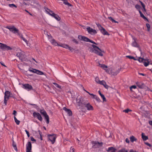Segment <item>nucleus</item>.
<instances>
[{"mask_svg":"<svg viewBox=\"0 0 152 152\" xmlns=\"http://www.w3.org/2000/svg\"><path fill=\"white\" fill-rule=\"evenodd\" d=\"M97 26L98 27L99 30L104 35H109L108 32L105 30V29L99 23L96 24Z\"/></svg>","mask_w":152,"mask_h":152,"instance_id":"7ed1b4c3","label":"nucleus"},{"mask_svg":"<svg viewBox=\"0 0 152 152\" xmlns=\"http://www.w3.org/2000/svg\"><path fill=\"white\" fill-rule=\"evenodd\" d=\"M146 61H148V62L149 64H152V62L150 59H147L146 60H145Z\"/></svg>","mask_w":152,"mask_h":152,"instance_id":"8fccbe9b","label":"nucleus"},{"mask_svg":"<svg viewBox=\"0 0 152 152\" xmlns=\"http://www.w3.org/2000/svg\"><path fill=\"white\" fill-rule=\"evenodd\" d=\"M135 7L138 10H140V9L141 8V7L139 5L137 4H136L135 6Z\"/></svg>","mask_w":152,"mask_h":152,"instance_id":"c03bdc74","label":"nucleus"},{"mask_svg":"<svg viewBox=\"0 0 152 152\" xmlns=\"http://www.w3.org/2000/svg\"><path fill=\"white\" fill-rule=\"evenodd\" d=\"M86 30L88 32L92 35H94L97 33L95 29H94L90 27H87L86 28Z\"/></svg>","mask_w":152,"mask_h":152,"instance_id":"6e6552de","label":"nucleus"},{"mask_svg":"<svg viewBox=\"0 0 152 152\" xmlns=\"http://www.w3.org/2000/svg\"><path fill=\"white\" fill-rule=\"evenodd\" d=\"M39 112L44 117L45 119L46 120V123L47 124H49V117L46 111L44 109H43L40 110Z\"/></svg>","mask_w":152,"mask_h":152,"instance_id":"f03ea898","label":"nucleus"},{"mask_svg":"<svg viewBox=\"0 0 152 152\" xmlns=\"http://www.w3.org/2000/svg\"><path fill=\"white\" fill-rule=\"evenodd\" d=\"M6 28L9 29L10 31L14 34L17 33L18 34H19L18 30L14 26H7Z\"/></svg>","mask_w":152,"mask_h":152,"instance_id":"39448f33","label":"nucleus"},{"mask_svg":"<svg viewBox=\"0 0 152 152\" xmlns=\"http://www.w3.org/2000/svg\"><path fill=\"white\" fill-rule=\"evenodd\" d=\"M21 37L23 40L27 44L28 42L27 40L23 37Z\"/></svg>","mask_w":152,"mask_h":152,"instance_id":"3c124183","label":"nucleus"},{"mask_svg":"<svg viewBox=\"0 0 152 152\" xmlns=\"http://www.w3.org/2000/svg\"><path fill=\"white\" fill-rule=\"evenodd\" d=\"M50 42L53 45L55 46H58L59 44H58L54 39H52L50 40Z\"/></svg>","mask_w":152,"mask_h":152,"instance_id":"aec40b11","label":"nucleus"},{"mask_svg":"<svg viewBox=\"0 0 152 152\" xmlns=\"http://www.w3.org/2000/svg\"><path fill=\"white\" fill-rule=\"evenodd\" d=\"M78 39L81 41H83L85 42H88L89 39L84 36L81 35H79L78 36Z\"/></svg>","mask_w":152,"mask_h":152,"instance_id":"f8f14e48","label":"nucleus"},{"mask_svg":"<svg viewBox=\"0 0 152 152\" xmlns=\"http://www.w3.org/2000/svg\"><path fill=\"white\" fill-rule=\"evenodd\" d=\"M28 104L30 105L34 106V107L36 109H37L38 108V107L36 104L31 103H29Z\"/></svg>","mask_w":152,"mask_h":152,"instance_id":"49530a36","label":"nucleus"},{"mask_svg":"<svg viewBox=\"0 0 152 152\" xmlns=\"http://www.w3.org/2000/svg\"><path fill=\"white\" fill-rule=\"evenodd\" d=\"M88 42H91L92 43H93V44H95V45H97V44L95 42H94V41H93L92 40H90V39H89V41Z\"/></svg>","mask_w":152,"mask_h":152,"instance_id":"5fc2aeb1","label":"nucleus"},{"mask_svg":"<svg viewBox=\"0 0 152 152\" xmlns=\"http://www.w3.org/2000/svg\"><path fill=\"white\" fill-rule=\"evenodd\" d=\"M48 140L51 142L52 144H53L56 141V135L54 134H49L48 135Z\"/></svg>","mask_w":152,"mask_h":152,"instance_id":"20e7f679","label":"nucleus"},{"mask_svg":"<svg viewBox=\"0 0 152 152\" xmlns=\"http://www.w3.org/2000/svg\"><path fill=\"white\" fill-rule=\"evenodd\" d=\"M137 86L140 88H143L145 87V85L141 82H137L136 83Z\"/></svg>","mask_w":152,"mask_h":152,"instance_id":"4468645a","label":"nucleus"},{"mask_svg":"<svg viewBox=\"0 0 152 152\" xmlns=\"http://www.w3.org/2000/svg\"><path fill=\"white\" fill-rule=\"evenodd\" d=\"M58 46H61L66 49H67L69 48V46L68 45L64 44H59L58 45Z\"/></svg>","mask_w":152,"mask_h":152,"instance_id":"c85d7f7f","label":"nucleus"},{"mask_svg":"<svg viewBox=\"0 0 152 152\" xmlns=\"http://www.w3.org/2000/svg\"><path fill=\"white\" fill-rule=\"evenodd\" d=\"M145 145L149 146V147H151L152 146L150 144L148 143V142H145Z\"/></svg>","mask_w":152,"mask_h":152,"instance_id":"13d9d810","label":"nucleus"},{"mask_svg":"<svg viewBox=\"0 0 152 152\" xmlns=\"http://www.w3.org/2000/svg\"><path fill=\"white\" fill-rule=\"evenodd\" d=\"M32 145L30 142H28L26 145V150H31Z\"/></svg>","mask_w":152,"mask_h":152,"instance_id":"dca6fc26","label":"nucleus"},{"mask_svg":"<svg viewBox=\"0 0 152 152\" xmlns=\"http://www.w3.org/2000/svg\"><path fill=\"white\" fill-rule=\"evenodd\" d=\"M118 152H128L127 150H126L125 148H123L119 150Z\"/></svg>","mask_w":152,"mask_h":152,"instance_id":"e433bc0d","label":"nucleus"},{"mask_svg":"<svg viewBox=\"0 0 152 152\" xmlns=\"http://www.w3.org/2000/svg\"><path fill=\"white\" fill-rule=\"evenodd\" d=\"M92 143L93 145V147L95 148H101L103 144L102 142H100L97 141H93Z\"/></svg>","mask_w":152,"mask_h":152,"instance_id":"423d86ee","label":"nucleus"},{"mask_svg":"<svg viewBox=\"0 0 152 152\" xmlns=\"http://www.w3.org/2000/svg\"><path fill=\"white\" fill-rule=\"evenodd\" d=\"M136 88V86L135 85H133L130 87V90L131 91H132V88L135 89Z\"/></svg>","mask_w":152,"mask_h":152,"instance_id":"09e8293b","label":"nucleus"},{"mask_svg":"<svg viewBox=\"0 0 152 152\" xmlns=\"http://www.w3.org/2000/svg\"><path fill=\"white\" fill-rule=\"evenodd\" d=\"M140 3L142 6L143 8H145V6L144 4L141 1H140Z\"/></svg>","mask_w":152,"mask_h":152,"instance_id":"4d7b16f0","label":"nucleus"},{"mask_svg":"<svg viewBox=\"0 0 152 152\" xmlns=\"http://www.w3.org/2000/svg\"><path fill=\"white\" fill-rule=\"evenodd\" d=\"M36 73L41 75H43L44 74V73L42 72H41L38 70H37V72Z\"/></svg>","mask_w":152,"mask_h":152,"instance_id":"4c0bfd02","label":"nucleus"},{"mask_svg":"<svg viewBox=\"0 0 152 152\" xmlns=\"http://www.w3.org/2000/svg\"><path fill=\"white\" fill-rule=\"evenodd\" d=\"M98 92L102 98L103 99V101H106V99L104 95L101 93L100 91H99Z\"/></svg>","mask_w":152,"mask_h":152,"instance_id":"a878e982","label":"nucleus"},{"mask_svg":"<svg viewBox=\"0 0 152 152\" xmlns=\"http://www.w3.org/2000/svg\"><path fill=\"white\" fill-rule=\"evenodd\" d=\"M93 99H95L98 102H101V100L100 98L96 95L94 96V97H92Z\"/></svg>","mask_w":152,"mask_h":152,"instance_id":"c756f323","label":"nucleus"},{"mask_svg":"<svg viewBox=\"0 0 152 152\" xmlns=\"http://www.w3.org/2000/svg\"><path fill=\"white\" fill-rule=\"evenodd\" d=\"M85 107L86 108L87 110H93L94 108L93 106L91 105L89 103L87 104H84Z\"/></svg>","mask_w":152,"mask_h":152,"instance_id":"ddd939ff","label":"nucleus"},{"mask_svg":"<svg viewBox=\"0 0 152 152\" xmlns=\"http://www.w3.org/2000/svg\"><path fill=\"white\" fill-rule=\"evenodd\" d=\"M33 115L34 117L37 118L40 121H42V118L40 114L39 113L34 112L33 113Z\"/></svg>","mask_w":152,"mask_h":152,"instance_id":"9b49d317","label":"nucleus"},{"mask_svg":"<svg viewBox=\"0 0 152 152\" xmlns=\"http://www.w3.org/2000/svg\"><path fill=\"white\" fill-rule=\"evenodd\" d=\"M37 69L33 68H30L28 69V71L34 73H36L37 72Z\"/></svg>","mask_w":152,"mask_h":152,"instance_id":"5701e85b","label":"nucleus"},{"mask_svg":"<svg viewBox=\"0 0 152 152\" xmlns=\"http://www.w3.org/2000/svg\"><path fill=\"white\" fill-rule=\"evenodd\" d=\"M53 17L58 21H59L61 19L60 18L59 16L58 15L56 14H55V15Z\"/></svg>","mask_w":152,"mask_h":152,"instance_id":"7c9ffc66","label":"nucleus"},{"mask_svg":"<svg viewBox=\"0 0 152 152\" xmlns=\"http://www.w3.org/2000/svg\"><path fill=\"white\" fill-rule=\"evenodd\" d=\"M61 1H63V3L65 5H67L68 6H71L72 5L69 3L68 2L67 0H61Z\"/></svg>","mask_w":152,"mask_h":152,"instance_id":"cd10ccee","label":"nucleus"},{"mask_svg":"<svg viewBox=\"0 0 152 152\" xmlns=\"http://www.w3.org/2000/svg\"><path fill=\"white\" fill-rule=\"evenodd\" d=\"M8 6L10 7L11 8H13L14 7L15 8H16L17 7V6L13 4H9L8 5Z\"/></svg>","mask_w":152,"mask_h":152,"instance_id":"c9c22d12","label":"nucleus"},{"mask_svg":"<svg viewBox=\"0 0 152 152\" xmlns=\"http://www.w3.org/2000/svg\"><path fill=\"white\" fill-rule=\"evenodd\" d=\"M132 110H130L129 109H127L126 110H123V112H125L126 113H128L129 112H131Z\"/></svg>","mask_w":152,"mask_h":152,"instance_id":"a19ab883","label":"nucleus"},{"mask_svg":"<svg viewBox=\"0 0 152 152\" xmlns=\"http://www.w3.org/2000/svg\"><path fill=\"white\" fill-rule=\"evenodd\" d=\"M142 138L144 141H145L148 139V136H146L144 135V133H142L141 134Z\"/></svg>","mask_w":152,"mask_h":152,"instance_id":"b1692460","label":"nucleus"},{"mask_svg":"<svg viewBox=\"0 0 152 152\" xmlns=\"http://www.w3.org/2000/svg\"><path fill=\"white\" fill-rule=\"evenodd\" d=\"M0 49L3 50H9L12 49V48L10 47L1 43H0Z\"/></svg>","mask_w":152,"mask_h":152,"instance_id":"0eeeda50","label":"nucleus"},{"mask_svg":"<svg viewBox=\"0 0 152 152\" xmlns=\"http://www.w3.org/2000/svg\"><path fill=\"white\" fill-rule=\"evenodd\" d=\"M22 87L28 91H30L33 89L32 86L28 84H23L22 86Z\"/></svg>","mask_w":152,"mask_h":152,"instance_id":"1a4fd4ad","label":"nucleus"},{"mask_svg":"<svg viewBox=\"0 0 152 152\" xmlns=\"http://www.w3.org/2000/svg\"><path fill=\"white\" fill-rule=\"evenodd\" d=\"M63 109L67 113L69 116H70L72 115V112L70 110L67 109L65 107L63 108Z\"/></svg>","mask_w":152,"mask_h":152,"instance_id":"2eb2a0df","label":"nucleus"},{"mask_svg":"<svg viewBox=\"0 0 152 152\" xmlns=\"http://www.w3.org/2000/svg\"><path fill=\"white\" fill-rule=\"evenodd\" d=\"M108 18L110 20H111L112 22L115 23H117V22L115 21V20H114L113 19L112 17H108Z\"/></svg>","mask_w":152,"mask_h":152,"instance_id":"f704fd0d","label":"nucleus"},{"mask_svg":"<svg viewBox=\"0 0 152 152\" xmlns=\"http://www.w3.org/2000/svg\"><path fill=\"white\" fill-rule=\"evenodd\" d=\"M146 61H144L143 62V64L145 66V67H147L148 66V61H146Z\"/></svg>","mask_w":152,"mask_h":152,"instance_id":"a18cd8bd","label":"nucleus"},{"mask_svg":"<svg viewBox=\"0 0 152 152\" xmlns=\"http://www.w3.org/2000/svg\"><path fill=\"white\" fill-rule=\"evenodd\" d=\"M130 140L131 142H133L134 141H136L137 139L133 136H132L130 137Z\"/></svg>","mask_w":152,"mask_h":152,"instance_id":"393cba45","label":"nucleus"},{"mask_svg":"<svg viewBox=\"0 0 152 152\" xmlns=\"http://www.w3.org/2000/svg\"><path fill=\"white\" fill-rule=\"evenodd\" d=\"M7 99V98H4V104L5 105H7V99Z\"/></svg>","mask_w":152,"mask_h":152,"instance_id":"603ef678","label":"nucleus"},{"mask_svg":"<svg viewBox=\"0 0 152 152\" xmlns=\"http://www.w3.org/2000/svg\"><path fill=\"white\" fill-rule=\"evenodd\" d=\"M95 81L97 83L99 84L100 82V80H99L98 77H96L95 78Z\"/></svg>","mask_w":152,"mask_h":152,"instance_id":"ea45409f","label":"nucleus"},{"mask_svg":"<svg viewBox=\"0 0 152 152\" xmlns=\"http://www.w3.org/2000/svg\"><path fill=\"white\" fill-rule=\"evenodd\" d=\"M99 50H97L95 51H94V52L97 55H98L99 56H103V54L102 53V52H104L103 51H102V52H101V51H99Z\"/></svg>","mask_w":152,"mask_h":152,"instance_id":"412c9836","label":"nucleus"},{"mask_svg":"<svg viewBox=\"0 0 152 152\" xmlns=\"http://www.w3.org/2000/svg\"><path fill=\"white\" fill-rule=\"evenodd\" d=\"M127 57L129 58L130 59H132V58H134V57L131 56H126Z\"/></svg>","mask_w":152,"mask_h":152,"instance_id":"e2e57ef3","label":"nucleus"},{"mask_svg":"<svg viewBox=\"0 0 152 152\" xmlns=\"http://www.w3.org/2000/svg\"><path fill=\"white\" fill-rule=\"evenodd\" d=\"M45 10L46 13L49 15H50V14H51V12H53L52 11L46 7L45 8Z\"/></svg>","mask_w":152,"mask_h":152,"instance_id":"bb28decb","label":"nucleus"},{"mask_svg":"<svg viewBox=\"0 0 152 152\" xmlns=\"http://www.w3.org/2000/svg\"><path fill=\"white\" fill-rule=\"evenodd\" d=\"M31 140L32 141H36V140L33 137H30Z\"/></svg>","mask_w":152,"mask_h":152,"instance_id":"052dcab7","label":"nucleus"},{"mask_svg":"<svg viewBox=\"0 0 152 152\" xmlns=\"http://www.w3.org/2000/svg\"><path fill=\"white\" fill-rule=\"evenodd\" d=\"M120 70L121 69H119L116 71H112L111 72V74L112 75L114 76L116 75L119 72Z\"/></svg>","mask_w":152,"mask_h":152,"instance_id":"6ab92c4d","label":"nucleus"},{"mask_svg":"<svg viewBox=\"0 0 152 152\" xmlns=\"http://www.w3.org/2000/svg\"><path fill=\"white\" fill-rule=\"evenodd\" d=\"M125 141L126 143H129L130 142L128 138H126V139L125 140Z\"/></svg>","mask_w":152,"mask_h":152,"instance_id":"0e129e2a","label":"nucleus"},{"mask_svg":"<svg viewBox=\"0 0 152 152\" xmlns=\"http://www.w3.org/2000/svg\"><path fill=\"white\" fill-rule=\"evenodd\" d=\"M53 84L55 85V86L57 88H61V87L57 83H53Z\"/></svg>","mask_w":152,"mask_h":152,"instance_id":"79ce46f5","label":"nucleus"},{"mask_svg":"<svg viewBox=\"0 0 152 152\" xmlns=\"http://www.w3.org/2000/svg\"><path fill=\"white\" fill-rule=\"evenodd\" d=\"M99 65L101 67L103 68L104 69H105V68H107V66L103 64H101L100 63H99Z\"/></svg>","mask_w":152,"mask_h":152,"instance_id":"72a5a7b5","label":"nucleus"},{"mask_svg":"<svg viewBox=\"0 0 152 152\" xmlns=\"http://www.w3.org/2000/svg\"><path fill=\"white\" fill-rule=\"evenodd\" d=\"M83 100L80 96H77L76 99V104L78 106L82 107L83 105Z\"/></svg>","mask_w":152,"mask_h":152,"instance_id":"f257e3e1","label":"nucleus"},{"mask_svg":"<svg viewBox=\"0 0 152 152\" xmlns=\"http://www.w3.org/2000/svg\"><path fill=\"white\" fill-rule=\"evenodd\" d=\"M10 93L8 91H6L4 93V98H7L8 99L10 96Z\"/></svg>","mask_w":152,"mask_h":152,"instance_id":"f3484780","label":"nucleus"},{"mask_svg":"<svg viewBox=\"0 0 152 152\" xmlns=\"http://www.w3.org/2000/svg\"><path fill=\"white\" fill-rule=\"evenodd\" d=\"M13 114L15 115H16L17 114V112L15 110H14L13 112Z\"/></svg>","mask_w":152,"mask_h":152,"instance_id":"338daca9","label":"nucleus"},{"mask_svg":"<svg viewBox=\"0 0 152 152\" xmlns=\"http://www.w3.org/2000/svg\"><path fill=\"white\" fill-rule=\"evenodd\" d=\"M25 132H26V133L27 134L28 137H29L30 136V134L29 132L27 130H25Z\"/></svg>","mask_w":152,"mask_h":152,"instance_id":"6e6d98bb","label":"nucleus"},{"mask_svg":"<svg viewBox=\"0 0 152 152\" xmlns=\"http://www.w3.org/2000/svg\"><path fill=\"white\" fill-rule=\"evenodd\" d=\"M92 46L94 49V51H95L97 50H99V51L102 52L101 50L98 47L96 46V45H92Z\"/></svg>","mask_w":152,"mask_h":152,"instance_id":"4be33fe9","label":"nucleus"},{"mask_svg":"<svg viewBox=\"0 0 152 152\" xmlns=\"http://www.w3.org/2000/svg\"><path fill=\"white\" fill-rule=\"evenodd\" d=\"M51 14H50V15L52 16L53 17L56 14H55L53 12H51Z\"/></svg>","mask_w":152,"mask_h":152,"instance_id":"bf43d9fd","label":"nucleus"},{"mask_svg":"<svg viewBox=\"0 0 152 152\" xmlns=\"http://www.w3.org/2000/svg\"><path fill=\"white\" fill-rule=\"evenodd\" d=\"M14 119L15 121V122L16 124L17 125H19L20 123V121L17 119V118H16L15 116L14 117Z\"/></svg>","mask_w":152,"mask_h":152,"instance_id":"473e14b6","label":"nucleus"},{"mask_svg":"<svg viewBox=\"0 0 152 152\" xmlns=\"http://www.w3.org/2000/svg\"><path fill=\"white\" fill-rule=\"evenodd\" d=\"M146 26L148 28V31H149L150 30V25L148 23H146Z\"/></svg>","mask_w":152,"mask_h":152,"instance_id":"de8ad7c7","label":"nucleus"},{"mask_svg":"<svg viewBox=\"0 0 152 152\" xmlns=\"http://www.w3.org/2000/svg\"><path fill=\"white\" fill-rule=\"evenodd\" d=\"M69 50L71 51H72L73 50V49L72 48L70 47L69 46V48H68Z\"/></svg>","mask_w":152,"mask_h":152,"instance_id":"69168bd1","label":"nucleus"},{"mask_svg":"<svg viewBox=\"0 0 152 152\" xmlns=\"http://www.w3.org/2000/svg\"><path fill=\"white\" fill-rule=\"evenodd\" d=\"M24 52L20 50V51L17 53L16 55L20 60L23 61V58L24 57Z\"/></svg>","mask_w":152,"mask_h":152,"instance_id":"9d476101","label":"nucleus"},{"mask_svg":"<svg viewBox=\"0 0 152 152\" xmlns=\"http://www.w3.org/2000/svg\"><path fill=\"white\" fill-rule=\"evenodd\" d=\"M147 59H144L142 58H139L138 59V61H139V62L140 63H141V62H143V61L144 60V61H145V60H146Z\"/></svg>","mask_w":152,"mask_h":152,"instance_id":"58836bf2","label":"nucleus"},{"mask_svg":"<svg viewBox=\"0 0 152 152\" xmlns=\"http://www.w3.org/2000/svg\"><path fill=\"white\" fill-rule=\"evenodd\" d=\"M132 46L135 47H138V45L135 41H134L132 44Z\"/></svg>","mask_w":152,"mask_h":152,"instance_id":"2f4dec72","label":"nucleus"},{"mask_svg":"<svg viewBox=\"0 0 152 152\" xmlns=\"http://www.w3.org/2000/svg\"><path fill=\"white\" fill-rule=\"evenodd\" d=\"M112 150H115L116 149L113 147H110L108 148V149L106 151H110Z\"/></svg>","mask_w":152,"mask_h":152,"instance_id":"37998d69","label":"nucleus"},{"mask_svg":"<svg viewBox=\"0 0 152 152\" xmlns=\"http://www.w3.org/2000/svg\"><path fill=\"white\" fill-rule=\"evenodd\" d=\"M99 84L103 85L105 88H107L108 86L107 85L106 82L104 80L100 81Z\"/></svg>","mask_w":152,"mask_h":152,"instance_id":"a211bd4d","label":"nucleus"},{"mask_svg":"<svg viewBox=\"0 0 152 152\" xmlns=\"http://www.w3.org/2000/svg\"><path fill=\"white\" fill-rule=\"evenodd\" d=\"M73 41L76 44H77L78 43V42L76 39H73Z\"/></svg>","mask_w":152,"mask_h":152,"instance_id":"680f3d73","label":"nucleus"},{"mask_svg":"<svg viewBox=\"0 0 152 152\" xmlns=\"http://www.w3.org/2000/svg\"><path fill=\"white\" fill-rule=\"evenodd\" d=\"M75 149L72 147H71L70 150V152H74Z\"/></svg>","mask_w":152,"mask_h":152,"instance_id":"864d4df0","label":"nucleus"},{"mask_svg":"<svg viewBox=\"0 0 152 152\" xmlns=\"http://www.w3.org/2000/svg\"><path fill=\"white\" fill-rule=\"evenodd\" d=\"M148 123L150 125H151L152 126V121H149Z\"/></svg>","mask_w":152,"mask_h":152,"instance_id":"774afa93","label":"nucleus"}]
</instances>
